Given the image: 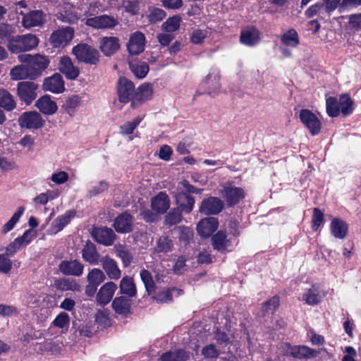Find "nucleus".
Masks as SVG:
<instances>
[{
  "label": "nucleus",
  "mask_w": 361,
  "mask_h": 361,
  "mask_svg": "<svg viewBox=\"0 0 361 361\" xmlns=\"http://www.w3.org/2000/svg\"><path fill=\"white\" fill-rule=\"evenodd\" d=\"M18 58L21 62L26 63L31 80L40 76L49 64V59L40 54H21Z\"/></svg>",
  "instance_id": "obj_1"
},
{
  "label": "nucleus",
  "mask_w": 361,
  "mask_h": 361,
  "mask_svg": "<svg viewBox=\"0 0 361 361\" xmlns=\"http://www.w3.org/2000/svg\"><path fill=\"white\" fill-rule=\"evenodd\" d=\"M39 44V39L32 34L13 36L7 48L11 54H20L30 51Z\"/></svg>",
  "instance_id": "obj_2"
},
{
  "label": "nucleus",
  "mask_w": 361,
  "mask_h": 361,
  "mask_svg": "<svg viewBox=\"0 0 361 361\" xmlns=\"http://www.w3.org/2000/svg\"><path fill=\"white\" fill-rule=\"evenodd\" d=\"M73 54L79 62L97 66L100 61L99 51L87 44H79L73 48Z\"/></svg>",
  "instance_id": "obj_3"
},
{
  "label": "nucleus",
  "mask_w": 361,
  "mask_h": 361,
  "mask_svg": "<svg viewBox=\"0 0 361 361\" xmlns=\"http://www.w3.org/2000/svg\"><path fill=\"white\" fill-rule=\"evenodd\" d=\"M282 348L284 355L300 360L314 358L319 354L317 350L304 345H292L290 343H283Z\"/></svg>",
  "instance_id": "obj_4"
},
{
  "label": "nucleus",
  "mask_w": 361,
  "mask_h": 361,
  "mask_svg": "<svg viewBox=\"0 0 361 361\" xmlns=\"http://www.w3.org/2000/svg\"><path fill=\"white\" fill-rule=\"evenodd\" d=\"M221 197L228 208L238 205L246 197L245 190L240 187L226 185L221 190Z\"/></svg>",
  "instance_id": "obj_5"
},
{
  "label": "nucleus",
  "mask_w": 361,
  "mask_h": 361,
  "mask_svg": "<svg viewBox=\"0 0 361 361\" xmlns=\"http://www.w3.org/2000/svg\"><path fill=\"white\" fill-rule=\"evenodd\" d=\"M38 85L32 81H21L18 83L17 94L25 105H30L37 97Z\"/></svg>",
  "instance_id": "obj_6"
},
{
  "label": "nucleus",
  "mask_w": 361,
  "mask_h": 361,
  "mask_svg": "<svg viewBox=\"0 0 361 361\" xmlns=\"http://www.w3.org/2000/svg\"><path fill=\"white\" fill-rule=\"evenodd\" d=\"M299 118L312 135H318L322 128V122L311 110L302 109L300 111Z\"/></svg>",
  "instance_id": "obj_7"
},
{
  "label": "nucleus",
  "mask_w": 361,
  "mask_h": 361,
  "mask_svg": "<svg viewBox=\"0 0 361 361\" xmlns=\"http://www.w3.org/2000/svg\"><path fill=\"white\" fill-rule=\"evenodd\" d=\"M18 125L21 128L39 129L45 124V121L40 114L35 111H25L18 119Z\"/></svg>",
  "instance_id": "obj_8"
},
{
  "label": "nucleus",
  "mask_w": 361,
  "mask_h": 361,
  "mask_svg": "<svg viewBox=\"0 0 361 361\" xmlns=\"http://www.w3.org/2000/svg\"><path fill=\"white\" fill-rule=\"evenodd\" d=\"M134 83L126 77H120L116 85L118 101L122 104H128L134 96Z\"/></svg>",
  "instance_id": "obj_9"
},
{
  "label": "nucleus",
  "mask_w": 361,
  "mask_h": 361,
  "mask_svg": "<svg viewBox=\"0 0 361 361\" xmlns=\"http://www.w3.org/2000/svg\"><path fill=\"white\" fill-rule=\"evenodd\" d=\"M75 30L73 27H66L55 30L49 37V42L56 48H63L73 38Z\"/></svg>",
  "instance_id": "obj_10"
},
{
  "label": "nucleus",
  "mask_w": 361,
  "mask_h": 361,
  "mask_svg": "<svg viewBox=\"0 0 361 361\" xmlns=\"http://www.w3.org/2000/svg\"><path fill=\"white\" fill-rule=\"evenodd\" d=\"M118 24V20L112 16L102 14L86 20L85 25L97 30H111Z\"/></svg>",
  "instance_id": "obj_11"
},
{
  "label": "nucleus",
  "mask_w": 361,
  "mask_h": 361,
  "mask_svg": "<svg viewBox=\"0 0 361 361\" xmlns=\"http://www.w3.org/2000/svg\"><path fill=\"white\" fill-rule=\"evenodd\" d=\"M146 43V37L142 32H134L130 35L126 44L127 51L130 56H137L144 51Z\"/></svg>",
  "instance_id": "obj_12"
},
{
  "label": "nucleus",
  "mask_w": 361,
  "mask_h": 361,
  "mask_svg": "<svg viewBox=\"0 0 361 361\" xmlns=\"http://www.w3.org/2000/svg\"><path fill=\"white\" fill-rule=\"evenodd\" d=\"M224 208V202L216 197H209L201 202L199 212L205 215L219 214Z\"/></svg>",
  "instance_id": "obj_13"
},
{
  "label": "nucleus",
  "mask_w": 361,
  "mask_h": 361,
  "mask_svg": "<svg viewBox=\"0 0 361 361\" xmlns=\"http://www.w3.org/2000/svg\"><path fill=\"white\" fill-rule=\"evenodd\" d=\"M133 219L130 213L123 212L115 218L113 227L118 233H129L133 231Z\"/></svg>",
  "instance_id": "obj_14"
},
{
  "label": "nucleus",
  "mask_w": 361,
  "mask_h": 361,
  "mask_svg": "<svg viewBox=\"0 0 361 361\" xmlns=\"http://www.w3.org/2000/svg\"><path fill=\"white\" fill-rule=\"evenodd\" d=\"M99 48L105 56H111L120 47V39L117 37H102L98 39Z\"/></svg>",
  "instance_id": "obj_15"
},
{
  "label": "nucleus",
  "mask_w": 361,
  "mask_h": 361,
  "mask_svg": "<svg viewBox=\"0 0 361 361\" xmlns=\"http://www.w3.org/2000/svg\"><path fill=\"white\" fill-rule=\"evenodd\" d=\"M58 269L63 275L80 276L83 273L84 266L77 259H64L59 263Z\"/></svg>",
  "instance_id": "obj_16"
},
{
  "label": "nucleus",
  "mask_w": 361,
  "mask_h": 361,
  "mask_svg": "<svg viewBox=\"0 0 361 361\" xmlns=\"http://www.w3.org/2000/svg\"><path fill=\"white\" fill-rule=\"evenodd\" d=\"M76 215V212L73 209L67 210L63 215L58 216L51 223L48 229V234L55 235L62 231Z\"/></svg>",
  "instance_id": "obj_17"
},
{
  "label": "nucleus",
  "mask_w": 361,
  "mask_h": 361,
  "mask_svg": "<svg viewBox=\"0 0 361 361\" xmlns=\"http://www.w3.org/2000/svg\"><path fill=\"white\" fill-rule=\"evenodd\" d=\"M92 235L98 243L105 246L112 245L116 238L114 231L106 226L96 228Z\"/></svg>",
  "instance_id": "obj_18"
},
{
  "label": "nucleus",
  "mask_w": 361,
  "mask_h": 361,
  "mask_svg": "<svg viewBox=\"0 0 361 361\" xmlns=\"http://www.w3.org/2000/svg\"><path fill=\"white\" fill-rule=\"evenodd\" d=\"M218 219L213 216L201 219L197 225V231L201 237L208 238L218 228Z\"/></svg>",
  "instance_id": "obj_19"
},
{
  "label": "nucleus",
  "mask_w": 361,
  "mask_h": 361,
  "mask_svg": "<svg viewBox=\"0 0 361 361\" xmlns=\"http://www.w3.org/2000/svg\"><path fill=\"white\" fill-rule=\"evenodd\" d=\"M43 89L52 93L59 94L65 90L63 79L60 73H54L50 77L44 78Z\"/></svg>",
  "instance_id": "obj_20"
},
{
  "label": "nucleus",
  "mask_w": 361,
  "mask_h": 361,
  "mask_svg": "<svg viewBox=\"0 0 361 361\" xmlns=\"http://www.w3.org/2000/svg\"><path fill=\"white\" fill-rule=\"evenodd\" d=\"M212 245L214 250L226 254L228 252V248L231 245L230 239H228L226 231L220 230L212 236Z\"/></svg>",
  "instance_id": "obj_21"
},
{
  "label": "nucleus",
  "mask_w": 361,
  "mask_h": 361,
  "mask_svg": "<svg viewBox=\"0 0 361 361\" xmlns=\"http://www.w3.org/2000/svg\"><path fill=\"white\" fill-rule=\"evenodd\" d=\"M260 32L255 26L244 28L240 35V42L247 47H254L260 41Z\"/></svg>",
  "instance_id": "obj_22"
},
{
  "label": "nucleus",
  "mask_w": 361,
  "mask_h": 361,
  "mask_svg": "<svg viewBox=\"0 0 361 361\" xmlns=\"http://www.w3.org/2000/svg\"><path fill=\"white\" fill-rule=\"evenodd\" d=\"M59 70L68 80L76 79L80 73L78 68L73 65L71 58L67 56L61 57Z\"/></svg>",
  "instance_id": "obj_23"
},
{
  "label": "nucleus",
  "mask_w": 361,
  "mask_h": 361,
  "mask_svg": "<svg viewBox=\"0 0 361 361\" xmlns=\"http://www.w3.org/2000/svg\"><path fill=\"white\" fill-rule=\"evenodd\" d=\"M45 15L41 10H34L23 15L22 24L24 27L30 28L42 25L45 21Z\"/></svg>",
  "instance_id": "obj_24"
},
{
  "label": "nucleus",
  "mask_w": 361,
  "mask_h": 361,
  "mask_svg": "<svg viewBox=\"0 0 361 361\" xmlns=\"http://www.w3.org/2000/svg\"><path fill=\"white\" fill-rule=\"evenodd\" d=\"M116 289V284L112 281L104 283L97 294V302L103 306L107 305L112 299Z\"/></svg>",
  "instance_id": "obj_25"
},
{
  "label": "nucleus",
  "mask_w": 361,
  "mask_h": 361,
  "mask_svg": "<svg viewBox=\"0 0 361 361\" xmlns=\"http://www.w3.org/2000/svg\"><path fill=\"white\" fill-rule=\"evenodd\" d=\"M132 303V298L121 295L113 300L111 307L116 314L127 316L130 313Z\"/></svg>",
  "instance_id": "obj_26"
},
{
  "label": "nucleus",
  "mask_w": 361,
  "mask_h": 361,
  "mask_svg": "<svg viewBox=\"0 0 361 361\" xmlns=\"http://www.w3.org/2000/svg\"><path fill=\"white\" fill-rule=\"evenodd\" d=\"M170 207L169 196L164 192H159L151 200L152 209L158 214H163L166 212Z\"/></svg>",
  "instance_id": "obj_27"
},
{
  "label": "nucleus",
  "mask_w": 361,
  "mask_h": 361,
  "mask_svg": "<svg viewBox=\"0 0 361 361\" xmlns=\"http://www.w3.org/2000/svg\"><path fill=\"white\" fill-rule=\"evenodd\" d=\"M331 235L337 239H344L348 233V224L341 218L334 217L329 226Z\"/></svg>",
  "instance_id": "obj_28"
},
{
  "label": "nucleus",
  "mask_w": 361,
  "mask_h": 361,
  "mask_svg": "<svg viewBox=\"0 0 361 361\" xmlns=\"http://www.w3.org/2000/svg\"><path fill=\"white\" fill-rule=\"evenodd\" d=\"M103 269L108 277L112 280H118L121 276V271L118 268L117 262L109 256H105L100 260Z\"/></svg>",
  "instance_id": "obj_29"
},
{
  "label": "nucleus",
  "mask_w": 361,
  "mask_h": 361,
  "mask_svg": "<svg viewBox=\"0 0 361 361\" xmlns=\"http://www.w3.org/2000/svg\"><path fill=\"white\" fill-rule=\"evenodd\" d=\"M175 201L177 207L179 208L183 213L190 214L194 207L195 199L190 195L187 194L183 191L178 192L175 195Z\"/></svg>",
  "instance_id": "obj_30"
},
{
  "label": "nucleus",
  "mask_w": 361,
  "mask_h": 361,
  "mask_svg": "<svg viewBox=\"0 0 361 361\" xmlns=\"http://www.w3.org/2000/svg\"><path fill=\"white\" fill-rule=\"evenodd\" d=\"M35 106L44 115H53L58 109L56 103L48 94L39 97L35 102Z\"/></svg>",
  "instance_id": "obj_31"
},
{
  "label": "nucleus",
  "mask_w": 361,
  "mask_h": 361,
  "mask_svg": "<svg viewBox=\"0 0 361 361\" xmlns=\"http://www.w3.org/2000/svg\"><path fill=\"white\" fill-rule=\"evenodd\" d=\"M82 257L90 264H98L99 262V254L98 253L96 245L90 240H87L82 250Z\"/></svg>",
  "instance_id": "obj_32"
},
{
  "label": "nucleus",
  "mask_w": 361,
  "mask_h": 361,
  "mask_svg": "<svg viewBox=\"0 0 361 361\" xmlns=\"http://www.w3.org/2000/svg\"><path fill=\"white\" fill-rule=\"evenodd\" d=\"M202 85L207 87V90L204 92H200V90H199L197 92L200 94L207 93L212 95L213 93L219 91L221 87L220 76L218 74L209 73L202 81Z\"/></svg>",
  "instance_id": "obj_33"
},
{
  "label": "nucleus",
  "mask_w": 361,
  "mask_h": 361,
  "mask_svg": "<svg viewBox=\"0 0 361 361\" xmlns=\"http://www.w3.org/2000/svg\"><path fill=\"white\" fill-rule=\"evenodd\" d=\"M128 66L131 72L139 79L145 78L149 71V65L146 62L137 59L128 60Z\"/></svg>",
  "instance_id": "obj_34"
},
{
  "label": "nucleus",
  "mask_w": 361,
  "mask_h": 361,
  "mask_svg": "<svg viewBox=\"0 0 361 361\" xmlns=\"http://www.w3.org/2000/svg\"><path fill=\"white\" fill-rule=\"evenodd\" d=\"M120 293L133 298L137 295V288L132 277L126 276L120 281Z\"/></svg>",
  "instance_id": "obj_35"
},
{
  "label": "nucleus",
  "mask_w": 361,
  "mask_h": 361,
  "mask_svg": "<svg viewBox=\"0 0 361 361\" xmlns=\"http://www.w3.org/2000/svg\"><path fill=\"white\" fill-rule=\"evenodd\" d=\"M190 358V353L181 348L175 350H169L164 353L161 357V361H187Z\"/></svg>",
  "instance_id": "obj_36"
},
{
  "label": "nucleus",
  "mask_w": 361,
  "mask_h": 361,
  "mask_svg": "<svg viewBox=\"0 0 361 361\" xmlns=\"http://www.w3.org/2000/svg\"><path fill=\"white\" fill-rule=\"evenodd\" d=\"M153 96V88L149 82L141 84L137 90L135 89L134 97L143 104L150 100Z\"/></svg>",
  "instance_id": "obj_37"
},
{
  "label": "nucleus",
  "mask_w": 361,
  "mask_h": 361,
  "mask_svg": "<svg viewBox=\"0 0 361 361\" xmlns=\"http://www.w3.org/2000/svg\"><path fill=\"white\" fill-rule=\"evenodd\" d=\"M54 286L56 289L61 291L80 290V286L75 279L69 278H60L54 281Z\"/></svg>",
  "instance_id": "obj_38"
},
{
  "label": "nucleus",
  "mask_w": 361,
  "mask_h": 361,
  "mask_svg": "<svg viewBox=\"0 0 361 361\" xmlns=\"http://www.w3.org/2000/svg\"><path fill=\"white\" fill-rule=\"evenodd\" d=\"M0 107L6 111H11L16 107L13 96L4 88H0Z\"/></svg>",
  "instance_id": "obj_39"
},
{
  "label": "nucleus",
  "mask_w": 361,
  "mask_h": 361,
  "mask_svg": "<svg viewBox=\"0 0 361 361\" xmlns=\"http://www.w3.org/2000/svg\"><path fill=\"white\" fill-rule=\"evenodd\" d=\"M173 291L178 292L180 294L183 290L176 288H164L162 290L159 291L157 294L152 296V300H155L158 303H167L173 300Z\"/></svg>",
  "instance_id": "obj_40"
},
{
  "label": "nucleus",
  "mask_w": 361,
  "mask_h": 361,
  "mask_svg": "<svg viewBox=\"0 0 361 361\" xmlns=\"http://www.w3.org/2000/svg\"><path fill=\"white\" fill-rule=\"evenodd\" d=\"M280 305V297L278 295H275L270 299L264 301L262 303V313L263 316L268 314H273L279 307Z\"/></svg>",
  "instance_id": "obj_41"
},
{
  "label": "nucleus",
  "mask_w": 361,
  "mask_h": 361,
  "mask_svg": "<svg viewBox=\"0 0 361 361\" xmlns=\"http://www.w3.org/2000/svg\"><path fill=\"white\" fill-rule=\"evenodd\" d=\"M281 43L287 47H297L300 44V38L294 28L289 29L281 37Z\"/></svg>",
  "instance_id": "obj_42"
},
{
  "label": "nucleus",
  "mask_w": 361,
  "mask_h": 361,
  "mask_svg": "<svg viewBox=\"0 0 361 361\" xmlns=\"http://www.w3.org/2000/svg\"><path fill=\"white\" fill-rule=\"evenodd\" d=\"M339 103L340 113L343 116H347L353 113L354 110L353 101L349 94H342L339 97Z\"/></svg>",
  "instance_id": "obj_43"
},
{
  "label": "nucleus",
  "mask_w": 361,
  "mask_h": 361,
  "mask_svg": "<svg viewBox=\"0 0 361 361\" xmlns=\"http://www.w3.org/2000/svg\"><path fill=\"white\" fill-rule=\"evenodd\" d=\"M140 275L147 295H151L154 294L156 290V285L152 274L148 270L143 269L140 271Z\"/></svg>",
  "instance_id": "obj_44"
},
{
  "label": "nucleus",
  "mask_w": 361,
  "mask_h": 361,
  "mask_svg": "<svg viewBox=\"0 0 361 361\" xmlns=\"http://www.w3.org/2000/svg\"><path fill=\"white\" fill-rule=\"evenodd\" d=\"M179 242L187 246L193 241L194 231L188 226H180L177 228Z\"/></svg>",
  "instance_id": "obj_45"
},
{
  "label": "nucleus",
  "mask_w": 361,
  "mask_h": 361,
  "mask_svg": "<svg viewBox=\"0 0 361 361\" xmlns=\"http://www.w3.org/2000/svg\"><path fill=\"white\" fill-rule=\"evenodd\" d=\"M80 103L81 98L78 95H73L66 99L62 108L68 115L73 116Z\"/></svg>",
  "instance_id": "obj_46"
},
{
  "label": "nucleus",
  "mask_w": 361,
  "mask_h": 361,
  "mask_svg": "<svg viewBox=\"0 0 361 361\" xmlns=\"http://www.w3.org/2000/svg\"><path fill=\"white\" fill-rule=\"evenodd\" d=\"M339 99L335 97L326 99V110L329 117L336 118L340 114Z\"/></svg>",
  "instance_id": "obj_47"
},
{
  "label": "nucleus",
  "mask_w": 361,
  "mask_h": 361,
  "mask_svg": "<svg viewBox=\"0 0 361 361\" xmlns=\"http://www.w3.org/2000/svg\"><path fill=\"white\" fill-rule=\"evenodd\" d=\"M166 16V13L164 10L160 8L151 6L149 8V14L147 18L149 23L156 24L163 20Z\"/></svg>",
  "instance_id": "obj_48"
},
{
  "label": "nucleus",
  "mask_w": 361,
  "mask_h": 361,
  "mask_svg": "<svg viewBox=\"0 0 361 361\" xmlns=\"http://www.w3.org/2000/svg\"><path fill=\"white\" fill-rule=\"evenodd\" d=\"M173 241L167 235H161L157 242L155 250L157 252L167 253L172 250Z\"/></svg>",
  "instance_id": "obj_49"
},
{
  "label": "nucleus",
  "mask_w": 361,
  "mask_h": 361,
  "mask_svg": "<svg viewBox=\"0 0 361 361\" xmlns=\"http://www.w3.org/2000/svg\"><path fill=\"white\" fill-rule=\"evenodd\" d=\"M116 255L121 259L123 267H128L131 264L133 257L130 252L122 245L116 246Z\"/></svg>",
  "instance_id": "obj_50"
},
{
  "label": "nucleus",
  "mask_w": 361,
  "mask_h": 361,
  "mask_svg": "<svg viewBox=\"0 0 361 361\" xmlns=\"http://www.w3.org/2000/svg\"><path fill=\"white\" fill-rule=\"evenodd\" d=\"M24 212L25 208L23 207H18V210L13 214L9 221L3 226L1 230L2 233L5 234L11 231L19 221Z\"/></svg>",
  "instance_id": "obj_51"
},
{
  "label": "nucleus",
  "mask_w": 361,
  "mask_h": 361,
  "mask_svg": "<svg viewBox=\"0 0 361 361\" xmlns=\"http://www.w3.org/2000/svg\"><path fill=\"white\" fill-rule=\"evenodd\" d=\"M181 18L176 15L169 17L161 25L164 30L167 32H173L178 30L180 27Z\"/></svg>",
  "instance_id": "obj_52"
},
{
  "label": "nucleus",
  "mask_w": 361,
  "mask_h": 361,
  "mask_svg": "<svg viewBox=\"0 0 361 361\" xmlns=\"http://www.w3.org/2000/svg\"><path fill=\"white\" fill-rule=\"evenodd\" d=\"M14 28L6 23L0 24V44L5 43L9 44L13 38L14 33Z\"/></svg>",
  "instance_id": "obj_53"
},
{
  "label": "nucleus",
  "mask_w": 361,
  "mask_h": 361,
  "mask_svg": "<svg viewBox=\"0 0 361 361\" xmlns=\"http://www.w3.org/2000/svg\"><path fill=\"white\" fill-rule=\"evenodd\" d=\"M106 276L104 272L97 268L92 269L87 275V281L99 286L102 282L104 281Z\"/></svg>",
  "instance_id": "obj_54"
},
{
  "label": "nucleus",
  "mask_w": 361,
  "mask_h": 361,
  "mask_svg": "<svg viewBox=\"0 0 361 361\" xmlns=\"http://www.w3.org/2000/svg\"><path fill=\"white\" fill-rule=\"evenodd\" d=\"M312 212L311 227L312 231H317L324 221V214L317 207L314 208Z\"/></svg>",
  "instance_id": "obj_55"
},
{
  "label": "nucleus",
  "mask_w": 361,
  "mask_h": 361,
  "mask_svg": "<svg viewBox=\"0 0 361 361\" xmlns=\"http://www.w3.org/2000/svg\"><path fill=\"white\" fill-rule=\"evenodd\" d=\"M182 212L179 208L170 211L165 216V223L168 226H173L178 224L182 220Z\"/></svg>",
  "instance_id": "obj_56"
},
{
  "label": "nucleus",
  "mask_w": 361,
  "mask_h": 361,
  "mask_svg": "<svg viewBox=\"0 0 361 361\" xmlns=\"http://www.w3.org/2000/svg\"><path fill=\"white\" fill-rule=\"evenodd\" d=\"M11 75L14 80L30 78V73L26 63L13 68L11 71Z\"/></svg>",
  "instance_id": "obj_57"
},
{
  "label": "nucleus",
  "mask_w": 361,
  "mask_h": 361,
  "mask_svg": "<svg viewBox=\"0 0 361 361\" xmlns=\"http://www.w3.org/2000/svg\"><path fill=\"white\" fill-rule=\"evenodd\" d=\"M303 300L308 305H317L320 302V295L318 290L312 286L302 295Z\"/></svg>",
  "instance_id": "obj_58"
},
{
  "label": "nucleus",
  "mask_w": 361,
  "mask_h": 361,
  "mask_svg": "<svg viewBox=\"0 0 361 361\" xmlns=\"http://www.w3.org/2000/svg\"><path fill=\"white\" fill-rule=\"evenodd\" d=\"M109 184L106 180H101L97 185L90 188L87 194L88 198L96 197L108 190Z\"/></svg>",
  "instance_id": "obj_59"
},
{
  "label": "nucleus",
  "mask_w": 361,
  "mask_h": 361,
  "mask_svg": "<svg viewBox=\"0 0 361 361\" xmlns=\"http://www.w3.org/2000/svg\"><path fill=\"white\" fill-rule=\"evenodd\" d=\"M70 324V317L64 312H60L52 322L53 326L63 329L68 328Z\"/></svg>",
  "instance_id": "obj_60"
},
{
  "label": "nucleus",
  "mask_w": 361,
  "mask_h": 361,
  "mask_svg": "<svg viewBox=\"0 0 361 361\" xmlns=\"http://www.w3.org/2000/svg\"><path fill=\"white\" fill-rule=\"evenodd\" d=\"M142 121V118L137 116L133 121L125 123L121 127V131L126 135H130Z\"/></svg>",
  "instance_id": "obj_61"
},
{
  "label": "nucleus",
  "mask_w": 361,
  "mask_h": 361,
  "mask_svg": "<svg viewBox=\"0 0 361 361\" xmlns=\"http://www.w3.org/2000/svg\"><path fill=\"white\" fill-rule=\"evenodd\" d=\"M35 236L36 235L35 232L32 230L29 229L25 231L21 236L16 238V241L23 247L30 244Z\"/></svg>",
  "instance_id": "obj_62"
},
{
  "label": "nucleus",
  "mask_w": 361,
  "mask_h": 361,
  "mask_svg": "<svg viewBox=\"0 0 361 361\" xmlns=\"http://www.w3.org/2000/svg\"><path fill=\"white\" fill-rule=\"evenodd\" d=\"M207 37L206 30L196 29L190 35V42L194 44H201Z\"/></svg>",
  "instance_id": "obj_63"
},
{
  "label": "nucleus",
  "mask_w": 361,
  "mask_h": 361,
  "mask_svg": "<svg viewBox=\"0 0 361 361\" xmlns=\"http://www.w3.org/2000/svg\"><path fill=\"white\" fill-rule=\"evenodd\" d=\"M202 354L205 358H216L219 352L214 344L207 345L202 348Z\"/></svg>",
  "instance_id": "obj_64"
}]
</instances>
